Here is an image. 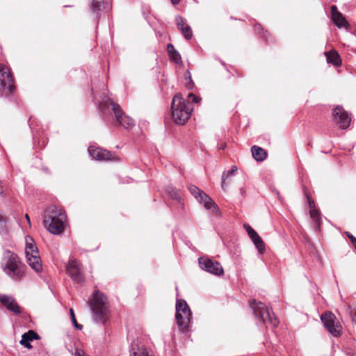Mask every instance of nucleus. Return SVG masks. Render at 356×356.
Instances as JSON below:
<instances>
[{"label":"nucleus","mask_w":356,"mask_h":356,"mask_svg":"<svg viewBox=\"0 0 356 356\" xmlns=\"http://www.w3.org/2000/svg\"><path fill=\"white\" fill-rule=\"evenodd\" d=\"M1 268L8 278L15 283L21 282L26 277V265L17 254L8 250L4 251Z\"/></svg>","instance_id":"1"},{"label":"nucleus","mask_w":356,"mask_h":356,"mask_svg":"<svg viewBox=\"0 0 356 356\" xmlns=\"http://www.w3.org/2000/svg\"><path fill=\"white\" fill-rule=\"evenodd\" d=\"M89 307L93 321L105 325L110 316V306L107 297L99 291H95L89 299Z\"/></svg>","instance_id":"2"},{"label":"nucleus","mask_w":356,"mask_h":356,"mask_svg":"<svg viewBox=\"0 0 356 356\" xmlns=\"http://www.w3.org/2000/svg\"><path fill=\"white\" fill-rule=\"evenodd\" d=\"M66 216L63 210L56 206L47 209L44 218V225L47 230L54 234H60L65 227Z\"/></svg>","instance_id":"3"},{"label":"nucleus","mask_w":356,"mask_h":356,"mask_svg":"<svg viewBox=\"0 0 356 356\" xmlns=\"http://www.w3.org/2000/svg\"><path fill=\"white\" fill-rule=\"evenodd\" d=\"M172 117L178 124H184L190 118L193 108L189 103H186L180 94H176L171 104Z\"/></svg>","instance_id":"4"},{"label":"nucleus","mask_w":356,"mask_h":356,"mask_svg":"<svg viewBox=\"0 0 356 356\" xmlns=\"http://www.w3.org/2000/svg\"><path fill=\"white\" fill-rule=\"evenodd\" d=\"M110 106L115 115V119L122 126L124 127V129H129L134 127V120L129 116L124 115V113L120 106L118 104L113 102L110 99V98H107V100L102 101L99 103V110L102 112L104 118H105L106 110H108Z\"/></svg>","instance_id":"5"},{"label":"nucleus","mask_w":356,"mask_h":356,"mask_svg":"<svg viewBox=\"0 0 356 356\" xmlns=\"http://www.w3.org/2000/svg\"><path fill=\"white\" fill-rule=\"evenodd\" d=\"M250 307L256 318L266 327H275L279 324V320L275 316L274 313L263 302L253 300Z\"/></svg>","instance_id":"6"},{"label":"nucleus","mask_w":356,"mask_h":356,"mask_svg":"<svg viewBox=\"0 0 356 356\" xmlns=\"http://www.w3.org/2000/svg\"><path fill=\"white\" fill-rule=\"evenodd\" d=\"M26 257L29 266L39 273L42 270V261L39 255L38 248L33 239L30 236L26 237Z\"/></svg>","instance_id":"7"},{"label":"nucleus","mask_w":356,"mask_h":356,"mask_svg":"<svg viewBox=\"0 0 356 356\" xmlns=\"http://www.w3.org/2000/svg\"><path fill=\"white\" fill-rule=\"evenodd\" d=\"M191 316L192 313L187 302L183 299L177 300L175 318L180 330L182 332L188 330Z\"/></svg>","instance_id":"8"},{"label":"nucleus","mask_w":356,"mask_h":356,"mask_svg":"<svg viewBox=\"0 0 356 356\" xmlns=\"http://www.w3.org/2000/svg\"><path fill=\"white\" fill-rule=\"evenodd\" d=\"M0 89L7 97H10L15 90L13 77L10 69L2 64H0Z\"/></svg>","instance_id":"9"},{"label":"nucleus","mask_w":356,"mask_h":356,"mask_svg":"<svg viewBox=\"0 0 356 356\" xmlns=\"http://www.w3.org/2000/svg\"><path fill=\"white\" fill-rule=\"evenodd\" d=\"M321 320L327 332L334 337H339L341 334V327L336 322V316L332 312H325L321 316Z\"/></svg>","instance_id":"10"},{"label":"nucleus","mask_w":356,"mask_h":356,"mask_svg":"<svg viewBox=\"0 0 356 356\" xmlns=\"http://www.w3.org/2000/svg\"><path fill=\"white\" fill-rule=\"evenodd\" d=\"M200 267L215 275H221L223 274V268L220 264L209 258L200 257L198 259Z\"/></svg>","instance_id":"11"},{"label":"nucleus","mask_w":356,"mask_h":356,"mask_svg":"<svg viewBox=\"0 0 356 356\" xmlns=\"http://www.w3.org/2000/svg\"><path fill=\"white\" fill-rule=\"evenodd\" d=\"M333 115L334 120L341 129H347L350 124V118L348 113L341 106H337L334 109Z\"/></svg>","instance_id":"12"},{"label":"nucleus","mask_w":356,"mask_h":356,"mask_svg":"<svg viewBox=\"0 0 356 356\" xmlns=\"http://www.w3.org/2000/svg\"><path fill=\"white\" fill-rule=\"evenodd\" d=\"M0 303L2 306L15 314H19L22 313L21 308L18 305L16 300L10 295L0 293Z\"/></svg>","instance_id":"13"},{"label":"nucleus","mask_w":356,"mask_h":356,"mask_svg":"<svg viewBox=\"0 0 356 356\" xmlns=\"http://www.w3.org/2000/svg\"><path fill=\"white\" fill-rule=\"evenodd\" d=\"M90 155L98 161H112L115 160V156L112 153L106 149L100 147L90 146L88 149Z\"/></svg>","instance_id":"14"},{"label":"nucleus","mask_w":356,"mask_h":356,"mask_svg":"<svg viewBox=\"0 0 356 356\" xmlns=\"http://www.w3.org/2000/svg\"><path fill=\"white\" fill-rule=\"evenodd\" d=\"M67 273L76 283H81L84 277L81 272L79 264L76 260H70L67 266Z\"/></svg>","instance_id":"15"},{"label":"nucleus","mask_w":356,"mask_h":356,"mask_svg":"<svg viewBox=\"0 0 356 356\" xmlns=\"http://www.w3.org/2000/svg\"><path fill=\"white\" fill-rule=\"evenodd\" d=\"M111 9L108 0H92L90 4L91 12L96 15L97 17H100L101 13L106 10Z\"/></svg>","instance_id":"16"},{"label":"nucleus","mask_w":356,"mask_h":356,"mask_svg":"<svg viewBox=\"0 0 356 356\" xmlns=\"http://www.w3.org/2000/svg\"><path fill=\"white\" fill-rule=\"evenodd\" d=\"M332 18L334 24L339 29L347 28L348 23L343 15L338 11L336 6H332Z\"/></svg>","instance_id":"17"},{"label":"nucleus","mask_w":356,"mask_h":356,"mask_svg":"<svg viewBox=\"0 0 356 356\" xmlns=\"http://www.w3.org/2000/svg\"><path fill=\"white\" fill-rule=\"evenodd\" d=\"M309 207L310 209L309 213L311 218L316 222L318 229L320 228L321 216L320 211L315 208V203L312 198L306 193Z\"/></svg>","instance_id":"18"},{"label":"nucleus","mask_w":356,"mask_h":356,"mask_svg":"<svg viewBox=\"0 0 356 356\" xmlns=\"http://www.w3.org/2000/svg\"><path fill=\"white\" fill-rule=\"evenodd\" d=\"M129 352L130 356H154L150 350L144 348H140L138 343H135V342L131 343Z\"/></svg>","instance_id":"19"},{"label":"nucleus","mask_w":356,"mask_h":356,"mask_svg":"<svg viewBox=\"0 0 356 356\" xmlns=\"http://www.w3.org/2000/svg\"><path fill=\"white\" fill-rule=\"evenodd\" d=\"M39 337L38 334H36L34 331L29 330L26 333L22 334L20 343L22 345H24L27 348L30 349L32 348L30 341L33 339H37Z\"/></svg>","instance_id":"20"},{"label":"nucleus","mask_w":356,"mask_h":356,"mask_svg":"<svg viewBox=\"0 0 356 356\" xmlns=\"http://www.w3.org/2000/svg\"><path fill=\"white\" fill-rule=\"evenodd\" d=\"M252 155L257 161H263L267 156L266 152L261 147L253 145L251 148Z\"/></svg>","instance_id":"21"},{"label":"nucleus","mask_w":356,"mask_h":356,"mask_svg":"<svg viewBox=\"0 0 356 356\" xmlns=\"http://www.w3.org/2000/svg\"><path fill=\"white\" fill-rule=\"evenodd\" d=\"M328 63H332L334 66L341 65L340 56L336 51H330L325 53Z\"/></svg>","instance_id":"22"},{"label":"nucleus","mask_w":356,"mask_h":356,"mask_svg":"<svg viewBox=\"0 0 356 356\" xmlns=\"http://www.w3.org/2000/svg\"><path fill=\"white\" fill-rule=\"evenodd\" d=\"M167 51L169 54L170 59L176 63H181V55L175 49L174 46L172 44H168L167 46Z\"/></svg>","instance_id":"23"},{"label":"nucleus","mask_w":356,"mask_h":356,"mask_svg":"<svg viewBox=\"0 0 356 356\" xmlns=\"http://www.w3.org/2000/svg\"><path fill=\"white\" fill-rule=\"evenodd\" d=\"M190 193L194 196L197 201H201L202 198H207V194L196 186L191 185L188 187Z\"/></svg>","instance_id":"24"},{"label":"nucleus","mask_w":356,"mask_h":356,"mask_svg":"<svg viewBox=\"0 0 356 356\" xmlns=\"http://www.w3.org/2000/svg\"><path fill=\"white\" fill-rule=\"evenodd\" d=\"M237 171V167L236 166H232V169L228 171L223 172L222 175V183L221 186L222 188L225 191L226 188V179L229 178L232 176H234L235 175V172Z\"/></svg>","instance_id":"25"},{"label":"nucleus","mask_w":356,"mask_h":356,"mask_svg":"<svg viewBox=\"0 0 356 356\" xmlns=\"http://www.w3.org/2000/svg\"><path fill=\"white\" fill-rule=\"evenodd\" d=\"M200 202L203 203L204 207L208 210L214 211L217 209L216 204L207 195V198H202Z\"/></svg>","instance_id":"26"},{"label":"nucleus","mask_w":356,"mask_h":356,"mask_svg":"<svg viewBox=\"0 0 356 356\" xmlns=\"http://www.w3.org/2000/svg\"><path fill=\"white\" fill-rule=\"evenodd\" d=\"M255 248L257 249L260 254H263L265 251V244L260 236L253 242Z\"/></svg>","instance_id":"27"},{"label":"nucleus","mask_w":356,"mask_h":356,"mask_svg":"<svg viewBox=\"0 0 356 356\" xmlns=\"http://www.w3.org/2000/svg\"><path fill=\"white\" fill-rule=\"evenodd\" d=\"M167 193L168 195L173 200H179L181 199V196L178 191L172 187H169L167 189Z\"/></svg>","instance_id":"28"},{"label":"nucleus","mask_w":356,"mask_h":356,"mask_svg":"<svg viewBox=\"0 0 356 356\" xmlns=\"http://www.w3.org/2000/svg\"><path fill=\"white\" fill-rule=\"evenodd\" d=\"M175 22H176L178 29L180 31H181L184 28L185 26H188V24H187L185 19H184L181 16H179V15L176 17Z\"/></svg>","instance_id":"29"},{"label":"nucleus","mask_w":356,"mask_h":356,"mask_svg":"<svg viewBox=\"0 0 356 356\" xmlns=\"http://www.w3.org/2000/svg\"><path fill=\"white\" fill-rule=\"evenodd\" d=\"M181 32L182 33V34L184 35V38L186 40H188L191 39V38L193 36V31L189 25L185 26L184 28L181 31Z\"/></svg>","instance_id":"30"},{"label":"nucleus","mask_w":356,"mask_h":356,"mask_svg":"<svg viewBox=\"0 0 356 356\" xmlns=\"http://www.w3.org/2000/svg\"><path fill=\"white\" fill-rule=\"evenodd\" d=\"M254 30L255 31L258 32L259 34H260V31H262V34H261V36L263 37L266 42H268V35H269V33L266 31H263V28L261 27V24H256L254 26Z\"/></svg>","instance_id":"31"},{"label":"nucleus","mask_w":356,"mask_h":356,"mask_svg":"<svg viewBox=\"0 0 356 356\" xmlns=\"http://www.w3.org/2000/svg\"><path fill=\"white\" fill-rule=\"evenodd\" d=\"M70 317H71V319H72V321L74 325L77 329L81 330L83 326L81 325L78 324V323H77V321L76 320V318H75V315H74V311H73L72 309H70Z\"/></svg>","instance_id":"32"},{"label":"nucleus","mask_w":356,"mask_h":356,"mask_svg":"<svg viewBox=\"0 0 356 356\" xmlns=\"http://www.w3.org/2000/svg\"><path fill=\"white\" fill-rule=\"evenodd\" d=\"M243 227L247 232L249 237L256 232V231H254V229L248 224H244Z\"/></svg>","instance_id":"33"},{"label":"nucleus","mask_w":356,"mask_h":356,"mask_svg":"<svg viewBox=\"0 0 356 356\" xmlns=\"http://www.w3.org/2000/svg\"><path fill=\"white\" fill-rule=\"evenodd\" d=\"M73 356H88L85 352L79 348H75L74 352L72 353Z\"/></svg>","instance_id":"34"},{"label":"nucleus","mask_w":356,"mask_h":356,"mask_svg":"<svg viewBox=\"0 0 356 356\" xmlns=\"http://www.w3.org/2000/svg\"><path fill=\"white\" fill-rule=\"evenodd\" d=\"M188 97L190 99H191L195 103L200 102V101L201 99L200 97L195 96L193 93H189Z\"/></svg>","instance_id":"35"},{"label":"nucleus","mask_w":356,"mask_h":356,"mask_svg":"<svg viewBox=\"0 0 356 356\" xmlns=\"http://www.w3.org/2000/svg\"><path fill=\"white\" fill-rule=\"evenodd\" d=\"M350 315L353 321H354L356 323V307L351 309Z\"/></svg>","instance_id":"36"},{"label":"nucleus","mask_w":356,"mask_h":356,"mask_svg":"<svg viewBox=\"0 0 356 356\" xmlns=\"http://www.w3.org/2000/svg\"><path fill=\"white\" fill-rule=\"evenodd\" d=\"M259 234L257 233V232L253 234L252 235H251L250 236V239L252 240V242L255 241L256 239H257V238L259 237Z\"/></svg>","instance_id":"37"},{"label":"nucleus","mask_w":356,"mask_h":356,"mask_svg":"<svg viewBox=\"0 0 356 356\" xmlns=\"http://www.w3.org/2000/svg\"><path fill=\"white\" fill-rule=\"evenodd\" d=\"M347 236L350 239L351 243L353 244L355 243L354 238H356L353 235H352L351 234L348 233V232H347Z\"/></svg>","instance_id":"38"},{"label":"nucleus","mask_w":356,"mask_h":356,"mask_svg":"<svg viewBox=\"0 0 356 356\" xmlns=\"http://www.w3.org/2000/svg\"><path fill=\"white\" fill-rule=\"evenodd\" d=\"M0 223H6V219L2 216V214L0 213Z\"/></svg>","instance_id":"39"},{"label":"nucleus","mask_w":356,"mask_h":356,"mask_svg":"<svg viewBox=\"0 0 356 356\" xmlns=\"http://www.w3.org/2000/svg\"><path fill=\"white\" fill-rule=\"evenodd\" d=\"M179 2H180V0H171V3L173 5H177L179 3Z\"/></svg>","instance_id":"40"},{"label":"nucleus","mask_w":356,"mask_h":356,"mask_svg":"<svg viewBox=\"0 0 356 356\" xmlns=\"http://www.w3.org/2000/svg\"><path fill=\"white\" fill-rule=\"evenodd\" d=\"M225 147H226V144H222V145H221V146L219 147V149H225Z\"/></svg>","instance_id":"41"},{"label":"nucleus","mask_w":356,"mask_h":356,"mask_svg":"<svg viewBox=\"0 0 356 356\" xmlns=\"http://www.w3.org/2000/svg\"><path fill=\"white\" fill-rule=\"evenodd\" d=\"M186 75H188V78H189L190 79H191V74H190V72H189V71H187V72H186Z\"/></svg>","instance_id":"42"},{"label":"nucleus","mask_w":356,"mask_h":356,"mask_svg":"<svg viewBox=\"0 0 356 356\" xmlns=\"http://www.w3.org/2000/svg\"><path fill=\"white\" fill-rule=\"evenodd\" d=\"M26 218L28 222L30 223V218H29V216L28 214H26Z\"/></svg>","instance_id":"43"},{"label":"nucleus","mask_w":356,"mask_h":356,"mask_svg":"<svg viewBox=\"0 0 356 356\" xmlns=\"http://www.w3.org/2000/svg\"><path fill=\"white\" fill-rule=\"evenodd\" d=\"M348 355H349V356H356V354L349 353H348Z\"/></svg>","instance_id":"44"},{"label":"nucleus","mask_w":356,"mask_h":356,"mask_svg":"<svg viewBox=\"0 0 356 356\" xmlns=\"http://www.w3.org/2000/svg\"><path fill=\"white\" fill-rule=\"evenodd\" d=\"M354 241H355V243H354L353 245L355 246V248H356V238H354Z\"/></svg>","instance_id":"45"},{"label":"nucleus","mask_w":356,"mask_h":356,"mask_svg":"<svg viewBox=\"0 0 356 356\" xmlns=\"http://www.w3.org/2000/svg\"><path fill=\"white\" fill-rule=\"evenodd\" d=\"M30 126H31V118L29 119Z\"/></svg>","instance_id":"46"}]
</instances>
